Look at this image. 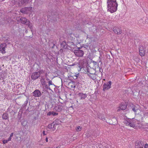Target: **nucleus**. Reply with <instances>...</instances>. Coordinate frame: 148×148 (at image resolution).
I'll return each instance as SVG.
<instances>
[{
  "label": "nucleus",
  "instance_id": "nucleus-36",
  "mask_svg": "<svg viewBox=\"0 0 148 148\" xmlns=\"http://www.w3.org/2000/svg\"><path fill=\"white\" fill-rule=\"evenodd\" d=\"M10 19L9 18H8L7 19L6 21L10 23L11 22L10 21Z\"/></svg>",
  "mask_w": 148,
  "mask_h": 148
},
{
  "label": "nucleus",
  "instance_id": "nucleus-17",
  "mask_svg": "<svg viewBox=\"0 0 148 148\" xmlns=\"http://www.w3.org/2000/svg\"><path fill=\"white\" fill-rule=\"evenodd\" d=\"M25 24L27 25L28 27L31 29L32 32V30L33 29V25L32 23H31L29 20H28Z\"/></svg>",
  "mask_w": 148,
  "mask_h": 148
},
{
  "label": "nucleus",
  "instance_id": "nucleus-37",
  "mask_svg": "<svg viewBox=\"0 0 148 148\" xmlns=\"http://www.w3.org/2000/svg\"><path fill=\"white\" fill-rule=\"evenodd\" d=\"M9 40L8 39L5 40V42L7 43L8 44H10V42H8Z\"/></svg>",
  "mask_w": 148,
  "mask_h": 148
},
{
  "label": "nucleus",
  "instance_id": "nucleus-47",
  "mask_svg": "<svg viewBox=\"0 0 148 148\" xmlns=\"http://www.w3.org/2000/svg\"><path fill=\"white\" fill-rule=\"evenodd\" d=\"M46 80H47V81H49V80H50V79H48V78H47L46 79Z\"/></svg>",
  "mask_w": 148,
  "mask_h": 148
},
{
  "label": "nucleus",
  "instance_id": "nucleus-53",
  "mask_svg": "<svg viewBox=\"0 0 148 148\" xmlns=\"http://www.w3.org/2000/svg\"><path fill=\"white\" fill-rule=\"evenodd\" d=\"M88 38H91V37H90V38L88 37Z\"/></svg>",
  "mask_w": 148,
  "mask_h": 148
},
{
  "label": "nucleus",
  "instance_id": "nucleus-52",
  "mask_svg": "<svg viewBox=\"0 0 148 148\" xmlns=\"http://www.w3.org/2000/svg\"><path fill=\"white\" fill-rule=\"evenodd\" d=\"M74 64H73L72 65V66H74Z\"/></svg>",
  "mask_w": 148,
  "mask_h": 148
},
{
  "label": "nucleus",
  "instance_id": "nucleus-45",
  "mask_svg": "<svg viewBox=\"0 0 148 148\" xmlns=\"http://www.w3.org/2000/svg\"><path fill=\"white\" fill-rule=\"evenodd\" d=\"M75 87V86H71V88H74Z\"/></svg>",
  "mask_w": 148,
  "mask_h": 148
},
{
  "label": "nucleus",
  "instance_id": "nucleus-6",
  "mask_svg": "<svg viewBox=\"0 0 148 148\" xmlns=\"http://www.w3.org/2000/svg\"><path fill=\"white\" fill-rule=\"evenodd\" d=\"M126 125L130 126V127L134 128L135 127V124L134 122L132 120L127 119L123 122Z\"/></svg>",
  "mask_w": 148,
  "mask_h": 148
},
{
  "label": "nucleus",
  "instance_id": "nucleus-13",
  "mask_svg": "<svg viewBox=\"0 0 148 148\" xmlns=\"http://www.w3.org/2000/svg\"><path fill=\"white\" fill-rule=\"evenodd\" d=\"M114 32L117 35L121 34L122 32V30L118 27H115L114 28Z\"/></svg>",
  "mask_w": 148,
  "mask_h": 148
},
{
  "label": "nucleus",
  "instance_id": "nucleus-26",
  "mask_svg": "<svg viewBox=\"0 0 148 148\" xmlns=\"http://www.w3.org/2000/svg\"><path fill=\"white\" fill-rule=\"evenodd\" d=\"M43 86H44L45 87V88L47 89H49V90H51V89L49 87V86H48L47 84H46V83L44 85H43Z\"/></svg>",
  "mask_w": 148,
  "mask_h": 148
},
{
  "label": "nucleus",
  "instance_id": "nucleus-23",
  "mask_svg": "<svg viewBox=\"0 0 148 148\" xmlns=\"http://www.w3.org/2000/svg\"><path fill=\"white\" fill-rule=\"evenodd\" d=\"M66 42L63 41L61 44V47L63 49H65L66 48Z\"/></svg>",
  "mask_w": 148,
  "mask_h": 148
},
{
  "label": "nucleus",
  "instance_id": "nucleus-3",
  "mask_svg": "<svg viewBox=\"0 0 148 148\" xmlns=\"http://www.w3.org/2000/svg\"><path fill=\"white\" fill-rule=\"evenodd\" d=\"M29 0H14L15 3L17 4L19 7H21L22 5H25L27 4Z\"/></svg>",
  "mask_w": 148,
  "mask_h": 148
},
{
  "label": "nucleus",
  "instance_id": "nucleus-8",
  "mask_svg": "<svg viewBox=\"0 0 148 148\" xmlns=\"http://www.w3.org/2000/svg\"><path fill=\"white\" fill-rule=\"evenodd\" d=\"M112 82L109 81L106 83H104L103 86V90H105L110 89L111 87Z\"/></svg>",
  "mask_w": 148,
  "mask_h": 148
},
{
  "label": "nucleus",
  "instance_id": "nucleus-12",
  "mask_svg": "<svg viewBox=\"0 0 148 148\" xmlns=\"http://www.w3.org/2000/svg\"><path fill=\"white\" fill-rule=\"evenodd\" d=\"M110 124L111 125H115L117 123V120L116 118L115 117H113L110 120Z\"/></svg>",
  "mask_w": 148,
  "mask_h": 148
},
{
  "label": "nucleus",
  "instance_id": "nucleus-30",
  "mask_svg": "<svg viewBox=\"0 0 148 148\" xmlns=\"http://www.w3.org/2000/svg\"><path fill=\"white\" fill-rule=\"evenodd\" d=\"M56 43V42L54 41H53V42H52V44H53V46L51 47V48L52 49H53L54 48V46H55V44Z\"/></svg>",
  "mask_w": 148,
  "mask_h": 148
},
{
  "label": "nucleus",
  "instance_id": "nucleus-5",
  "mask_svg": "<svg viewBox=\"0 0 148 148\" xmlns=\"http://www.w3.org/2000/svg\"><path fill=\"white\" fill-rule=\"evenodd\" d=\"M131 106V109L133 111L135 114H138L140 112L139 106L138 105H134L132 104Z\"/></svg>",
  "mask_w": 148,
  "mask_h": 148
},
{
  "label": "nucleus",
  "instance_id": "nucleus-43",
  "mask_svg": "<svg viewBox=\"0 0 148 148\" xmlns=\"http://www.w3.org/2000/svg\"><path fill=\"white\" fill-rule=\"evenodd\" d=\"M83 47V46L80 47H77V49H80L82 48Z\"/></svg>",
  "mask_w": 148,
  "mask_h": 148
},
{
  "label": "nucleus",
  "instance_id": "nucleus-1",
  "mask_svg": "<svg viewBox=\"0 0 148 148\" xmlns=\"http://www.w3.org/2000/svg\"><path fill=\"white\" fill-rule=\"evenodd\" d=\"M108 10L111 13L115 12L117 10L118 4L116 0H107Z\"/></svg>",
  "mask_w": 148,
  "mask_h": 148
},
{
  "label": "nucleus",
  "instance_id": "nucleus-41",
  "mask_svg": "<svg viewBox=\"0 0 148 148\" xmlns=\"http://www.w3.org/2000/svg\"><path fill=\"white\" fill-rule=\"evenodd\" d=\"M13 134H13V133H11V134H10V137H12V136H13Z\"/></svg>",
  "mask_w": 148,
  "mask_h": 148
},
{
  "label": "nucleus",
  "instance_id": "nucleus-25",
  "mask_svg": "<svg viewBox=\"0 0 148 148\" xmlns=\"http://www.w3.org/2000/svg\"><path fill=\"white\" fill-rule=\"evenodd\" d=\"M139 54L141 56H144V55H145V50H142L141 51H139Z\"/></svg>",
  "mask_w": 148,
  "mask_h": 148
},
{
  "label": "nucleus",
  "instance_id": "nucleus-18",
  "mask_svg": "<svg viewBox=\"0 0 148 148\" xmlns=\"http://www.w3.org/2000/svg\"><path fill=\"white\" fill-rule=\"evenodd\" d=\"M54 109L56 111L60 112L63 110V108L62 106H57L55 107Z\"/></svg>",
  "mask_w": 148,
  "mask_h": 148
},
{
  "label": "nucleus",
  "instance_id": "nucleus-9",
  "mask_svg": "<svg viewBox=\"0 0 148 148\" xmlns=\"http://www.w3.org/2000/svg\"><path fill=\"white\" fill-rule=\"evenodd\" d=\"M127 104L125 103H121L118 108L117 112L119 111L120 110H124L127 108Z\"/></svg>",
  "mask_w": 148,
  "mask_h": 148
},
{
  "label": "nucleus",
  "instance_id": "nucleus-15",
  "mask_svg": "<svg viewBox=\"0 0 148 148\" xmlns=\"http://www.w3.org/2000/svg\"><path fill=\"white\" fill-rule=\"evenodd\" d=\"M41 95L40 92L38 90H36L33 92V95L35 97H39Z\"/></svg>",
  "mask_w": 148,
  "mask_h": 148
},
{
  "label": "nucleus",
  "instance_id": "nucleus-21",
  "mask_svg": "<svg viewBox=\"0 0 148 148\" xmlns=\"http://www.w3.org/2000/svg\"><path fill=\"white\" fill-rule=\"evenodd\" d=\"M55 124L54 123V122L49 124L48 125V128L49 129H54L53 130H55L56 128L55 127Z\"/></svg>",
  "mask_w": 148,
  "mask_h": 148
},
{
  "label": "nucleus",
  "instance_id": "nucleus-38",
  "mask_svg": "<svg viewBox=\"0 0 148 148\" xmlns=\"http://www.w3.org/2000/svg\"><path fill=\"white\" fill-rule=\"evenodd\" d=\"M99 71L101 73V75L102 74V72H103V71H102H102H101V68L100 67H99Z\"/></svg>",
  "mask_w": 148,
  "mask_h": 148
},
{
  "label": "nucleus",
  "instance_id": "nucleus-24",
  "mask_svg": "<svg viewBox=\"0 0 148 148\" xmlns=\"http://www.w3.org/2000/svg\"><path fill=\"white\" fill-rule=\"evenodd\" d=\"M28 98H27V100L24 103L22 106L23 107L24 109H25L26 108L27 105L28 103Z\"/></svg>",
  "mask_w": 148,
  "mask_h": 148
},
{
  "label": "nucleus",
  "instance_id": "nucleus-33",
  "mask_svg": "<svg viewBox=\"0 0 148 148\" xmlns=\"http://www.w3.org/2000/svg\"><path fill=\"white\" fill-rule=\"evenodd\" d=\"M92 62L93 64L94 65H96L97 64V62L96 61H92Z\"/></svg>",
  "mask_w": 148,
  "mask_h": 148
},
{
  "label": "nucleus",
  "instance_id": "nucleus-4",
  "mask_svg": "<svg viewBox=\"0 0 148 148\" xmlns=\"http://www.w3.org/2000/svg\"><path fill=\"white\" fill-rule=\"evenodd\" d=\"M32 9V7H25L21 9L20 11L23 14H28L31 12Z\"/></svg>",
  "mask_w": 148,
  "mask_h": 148
},
{
  "label": "nucleus",
  "instance_id": "nucleus-11",
  "mask_svg": "<svg viewBox=\"0 0 148 148\" xmlns=\"http://www.w3.org/2000/svg\"><path fill=\"white\" fill-rule=\"evenodd\" d=\"M7 47V45L6 43L1 44L0 45V51L3 53H5V48Z\"/></svg>",
  "mask_w": 148,
  "mask_h": 148
},
{
  "label": "nucleus",
  "instance_id": "nucleus-2",
  "mask_svg": "<svg viewBox=\"0 0 148 148\" xmlns=\"http://www.w3.org/2000/svg\"><path fill=\"white\" fill-rule=\"evenodd\" d=\"M45 71L42 69L39 70L38 71L32 73L31 78L34 80L38 79L40 76L41 74H43Z\"/></svg>",
  "mask_w": 148,
  "mask_h": 148
},
{
  "label": "nucleus",
  "instance_id": "nucleus-31",
  "mask_svg": "<svg viewBox=\"0 0 148 148\" xmlns=\"http://www.w3.org/2000/svg\"><path fill=\"white\" fill-rule=\"evenodd\" d=\"M139 51H141H141L145 50V49L143 48V46H141V47H140L139 48Z\"/></svg>",
  "mask_w": 148,
  "mask_h": 148
},
{
  "label": "nucleus",
  "instance_id": "nucleus-16",
  "mask_svg": "<svg viewBox=\"0 0 148 148\" xmlns=\"http://www.w3.org/2000/svg\"><path fill=\"white\" fill-rule=\"evenodd\" d=\"M78 96L80 99L83 100L87 97V95L85 93L84 94L83 93L80 92L78 94Z\"/></svg>",
  "mask_w": 148,
  "mask_h": 148
},
{
  "label": "nucleus",
  "instance_id": "nucleus-40",
  "mask_svg": "<svg viewBox=\"0 0 148 148\" xmlns=\"http://www.w3.org/2000/svg\"><path fill=\"white\" fill-rule=\"evenodd\" d=\"M42 133L44 135H45L46 134H45V131H43L42 132Z\"/></svg>",
  "mask_w": 148,
  "mask_h": 148
},
{
  "label": "nucleus",
  "instance_id": "nucleus-48",
  "mask_svg": "<svg viewBox=\"0 0 148 148\" xmlns=\"http://www.w3.org/2000/svg\"><path fill=\"white\" fill-rule=\"evenodd\" d=\"M29 37V38H31L32 37V36H30Z\"/></svg>",
  "mask_w": 148,
  "mask_h": 148
},
{
  "label": "nucleus",
  "instance_id": "nucleus-35",
  "mask_svg": "<svg viewBox=\"0 0 148 148\" xmlns=\"http://www.w3.org/2000/svg\"><path fill=\"white\" fill-rule=\"evenodd\" d=\"M144 148H148V144L146 143L144 146Z\"/></svg>",
  "mask_w": 148,
  "mask_h": 148
},
{
  "label": "nucleus",
  "instance_id": "nucleus-27",
  "mask_svg": "<svg viewBox=\"0 0 148 148\" xmlns=\"http://www.w3.org/2000/svg\"><path fill=\"white\" fill-rule=\"evenodd\" d=\"M82 129V127H81L80 126H78L76 129V130L77 132L80 131Z\"/></svg>",
  "mask_w": 148,
  "mask_h": 148
},
{
  "label": "nucleus",
  "instance_id": "nucleus-46",
  "mask_svg": "<svg viewBox=\"0 0 148 148\" xmlns=\"http://www.w3.org/2000/svg\"><path fill=\"white\" fill-rule=\"evenodd\" d=\"M89 76H90V77H91V78H92V79H95V78H94V77H92V76H90V75H89Z\"/></svg>",
  "mask_w": 148,
  "mask_h": 148
},
{
  "label": "nucleus",
  "instance_id": "nucleus-29",
  "mask_svg": "<svg viewBox=\"0 0 148 148\" xmlns=\"http://www.w3.org/2000/svg\"><path fill=\"white\" fill-rule=\"evenodd\" d=\"M89 70V69H87V70H86V72L88 73V75H89V74H91V75H95V73L93 74V73H90V72Z\"/></svg>",
  "mask_w": 148,
  "mask_h": 148
},
{
  "label": "nucleus",
  "instance_id": "nucleus-10",
  "mask_svg": "<svg viewBox=\"0 0 148 148\" xmlns=\"http://www.w3.org/2000/svg\"><path fill=\"white\" fill-rule=\"evenodd\" d=\"M143 143L141 141H137L135 143V148H143Z\"/></svg>",
  "mask_w": 148,
  "mask_h": 148
},
{
  "label": "nucleus",
  "instance_id": "nucleus-19",
  "mask_svg": "<svg viewBox=\"0 0 148 148\" xmlns=\"http://www.w3.org/2000/svg\"><path fill=\"white\" fill-rule=\"evenodd\" d=\"M2 117L3 119L5 120H8L9 119V116L8 114L5 112L3 113L2 116Z\"/></svg>",
  "mask_w": 148,
  "mask_h": 148
},
{
  "label": "nucleus",
  "instance_id": "nucleus-7",
  "mask_svg": "<svg viewBox=\"0 0 148 148\" xmlns=\"http://www.w3.org/2000/svg\"><path fill=\"white\" fill-rule=\"evenodd\" d=\"M74 53L75 55L77 57H82L84 53V51L80 49H75L74 50Z\"/></svg>",
  "mask_w": 148,
  "mask_h": 148
},
{
  "label": "nucleus",
  "instance_id": "nucleus-42",
  "mask_svg": "<svg viewBox=\"0 0 148 148\" xmlns=\"http://www.w3.org/2000/svg\"><path fill=\"white\" fill-rule=\"evenodd\" d=\"M83 47H84L85 48H86L87 47H88V46L87 45H83Z\"/></svg>",
  "mask_w": 148,
  "mask_h": 148
},
{
  "label": "nucleus",
  "instance_id": "nucleus-22",
  "mask_svg": "<svg viewBox=\"0 0 148 148\" xmlns=\"http://www.w3.org/2000/svg\"><path fill=\"white\" fill-rule=\"evenodd\" d=\"M41 79H40V81L42 85H44L46 84L45 81V78L41 76Z\"/></svg>",
  "mask_w": 148,
  "mask_h": 148
},
{
  "label": "nucleus",
  "instance_id": "nucleus-28",
  "mask_svg": "<svg viewBox=\"0 0 148 148\" xmlns=\"http://www.w3.org/2000/svg\"><path fill=\"white\" fill-rule=\"evenodd\" d=\"M48 85L49 86L51 85H54V84L53 83L52 81L51 80H49L48 81Z\"/></svg>",
  "mask_w": 148,
  "mask_h": 148
},
{
  "label": "nucleus",
  "instance_id": "nucleus-34",
  "mask_svg": "<svg viewBox=\"0 0 148 148\" xmlns=\"http://www.w3.org/2000/svg\"><path fill=\"white\" fill-rule=\"evenodd\" d=\"M26 122V121H24L23 122H22L21 123V124L23 125V126H25L26 125V124H25L24 123H25Z\"/></svg>",
  "mask_w": 148,
  "mask_h": 148
},
{
  "label": "nucleus",
  "instance_id": "nucleus-20",
  "mask_svg": "<svg viewBox=\"0 0 148 148\" xmlns=\"http://www.w3.org/2000/svg\"><path fill=\"white\" fill-rule=\"evenodd\" d=\"M58 114L57 112H55L54 111H49L47 115L50 116L52 115L53 116H55L57 115Z\"/></svg>",
  "mask_w": 148,
  "mask_h": 148
},
{
  "label": "nucleus",
  "instance_id": "nucleus-44",
  "mask_svg": "<svg viewBox=\"0 0 148 148\" xmlns=\"http://www.w3.org/2000/svg\"><path fill=\"white\" fill-rule=\"evenodd\" d=\"M45 140H46V142H48V138L47 137L46 138Z\"/></svg>",
  "mask_w": 148,
  "mask_h": 148
},
{
  "label": "nucleus",
  "instance_id": "nucleus-51",
  "mask_svg": "<svg viewBox=\"0 0 148 148\" xmlns=\"http://www.w3.org/2000/svg\"><path fill=\"white\" fill-rule=\"evenodd\" d=\"M4 0H0V1H4Z\"/></svg>",
  "mask_w": 148,
  "mask_h": 148
},
{
  "label": "nucleus",
  "instance_id": "nucleus-50",
  "mask_svg": "<svg viewBox=\"0 0 148 148\" xmlns=\"http://www.w3.org/2000/svg\"><path fill=\"white\" fill-rule=\"evenodd\" d=\"M27 32H28L27 30V29H26V30L25 31V32H26V33H27Z\"/></svg>",
  "mask_w": 148,
  "mask_h": 148
},
{
  "label": "nucleus",
  "instance_id": "nucleus-32",
  "mask_svg": "<svg viewBox=\"0 0 148 148\" xmlns=\"http://www.w3.org/2000/svg\"><path fill=\"white\" fill-rule=\"evenodd\" d=\"M2 142L3 143V144H5V143H7L8 142V141L7 140H3Z\"/></svg>",
  "mask_w": 148,
  "mask_h": 148
},
{
  "label": "nucleus",
  "instance_id": "nucleus-39",
  "mask_svg": "<svg viewBox=\"0 0 148 148\" xmlns=\"http://www.w3.org/2000/svg\"><path fill=\"white\" fill-rule=\"evenodd\" d=\"M11 140V137H10H10L8 138V140H8V141H10Z\"/></svg>",
  "mask_w": 148,
  "mask_h": 148
},
{
  "label": "nucleus",
  "instance_id": "nucleus-54",
  "mask_svg": "<svg viewBox=\"0 0 148 148\" xmlns=\"http://www.w3.org/2000/svg\"><path fill=\"white\" fill-rule=\"evenodd\" d=\"M88 36H87V38H88Z\"/></svg>",
  "mask_w": 148,
  "mask_h": 148
},
{
  "label": "nucleus",
  "instance_id": "nucleus-14",
  "mask_svg": "<svg viewBox=\"0 0 148 148\" xmlns=\"http://www.w3.org/2000/svg\"><path fill=\"white\" fill-rule=\"evenodd\" d=\"M27 21L28 20L26 18L21 17L19 19H18V22H20L23 24H25Z\"/></svg>",
  "mask_w": 148,
  "mask_h": 148
},
{
  "label": "nucleus",
  "instance_id": "nucleus-49",
  "mask_svg": "<svg viewBox=\"0 0 148 148\" xmlns=\"http://www.w3.org/2000/svg\"><path fill=\"white\" fill-rule=\"evenodd\" d=\"M99 63H101V64H102V62H101V60H100L99 61Z\"/></svg>",
  "mask_w": 148,
  "mask_h": 148
}]
</instances>
